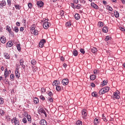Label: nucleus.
<instances>
[{
  "instance_id": "20",
  "label": "nucleus",
  "mask_w": 125,
  "mask_h": 125,
  "mask_svg": "<svg viewBox=\"0 0 125 125\" xmlns=\"http://www.w3.org/2000/svg\"><path fill=\"white\" fill-rule=\"evenodd\" d=\"M103 31L105 33L107 32L108 31V28L107 27H104L103 29Z\"/></svg>"
},
{
  "instance_id": "26",
  "label": "nucleus",
  "mask_w": 125,
  "mask_h": 125,
  "mask_svg": "<svg viewBox=\"0 0 125 125\" xmlns=\"http://www.w3.org/2000/svg\"><path fill=\"white\" fill-rule=\"evenodd\" d=\"M44 45V43L42 42H40L39 44V47H43Z\"/></svg>"
},
{
  "instance_id": "6",
  "label": "nucleus",
  "mask_w": 125,
  "mask_h": 125,
  "mask_svg": "<svg viewBox=\"0 0 125 125\" xmlns=\"http://www.w3.org/2000/svg\"><path fill=\"white\" fill-rule=\"evenodd\" d=\"M39 124L41 125H47V123L46 120L42 119L41 120Z\"/></svg>"
},
{
  "instance_id": "53",
  "label": "nucleus",
  "mask_w": 125,
  "mask_h": 125,
  "mask_svg": "<svg viewBox=\"0 0 125 125\" xmlns=\"http://www.w3.org/2000/svg\"><path fill=\"white\" fill-rule=\"evenodd\" d=\"M49 99L50 101L51 102H53V99L51 97H50L49 98Z\"/></svg>"
},
{
  "instance_id": "1",
  "label": "nucleus",
  "mask_w": 125,
  "mask_h": 125,
  "mask_svg": "<svg viewBox=\"0 0 125 125\" xmlns=\"http://www.w3.org/2000/svg\"><path fill=\"white\" fill-rule=\"evenodd\" d=\"M109 88L107 86L105 87L100 90L99 92V94H102L107 92L109 90Z\"/></svg>"
},
{
  "instance_id": "45",
  "label": "nucleus",
  "mask_w": 125,
  "mask_h": 125,
  "mask_svg": "<svg viewBox=\"0 0 125 125\" xmlns=\"http://www.w3.org/2000/svg\"><path fill=\"white\" fill-rule=\"evenodd\" d=\"M110 39V38L109 36H107L105 39V40L106 41Z\"/></svg>"
},
{
  "instance_id": "24",
  "label": "nucleus",
  "mask_w": 125,
  "mask_h": 125,
  "mask_svg": "<svg viewBox=\"0 0 125 125\" xmlns=\"http://www.w3.org/2000/svg\"><path fill=\"white\" fill-rule=\"evenodd\" d=\"M4 57L6 59H9L10 58V56L9 55H6V54H8V53H5L4 54Z\"/></svg>"
},
{
  "instance_id": "3",
  "label": "nucleus",
  "mask_w": 125,
  "mask_h": 125,
  "mask_svg": "<svg viewBox=\"0 0 125 125\" xmlns=\"http://www.w3.org/2000/svg\"><path fill=\"white\" fill-rule=\"evenodd\" d=\"M119 92L118 91H116L114 93V97L116 99H118L120 97L118 95Z\"/></svg>"
},
{
  "instance_id": "5",
  "label": "nucleus",
  "mask_w": 125,
  "mask_h": 125,
  "mask_svg": "<svg viewBox=\"0 0 125 125\" xmlns=\"http://www.w3.org/2000/svg\"><path fill=\"white\" fill-rule=\"evenodd\" d=\"M62 83L63 85H66L68 84V80L66 79H63L62 81Z\"/></svg>"
},
{
  "instance_id": "18",
  "label": "nucleus",
  "mask_w": 125,
  "mask_h": 125,
  "mask_svg": "<svg viewBox=\"0 0 125 125\" xmlns=\"http://www.w3.org/2000/svg\"><path fill=\"white\" fill-rule=\"evenodd\" d=\"M73 54L75 56H77L78 54V52L75 49H74L73 52Z\"/></svg>"
},
{
  "instance_id": "56",
  "label": "nucleus",
  "mask_w": 125,
  "mask_h": 125,
  "mask_svg": "<svg viewBox=\"0 0 125 125\" xmlns=\"http://www.w3.org/2000/svg\"><path fill=\"white\" fill-rule=\"evenodd\" d=\"M107 8L110 11H112V8L109 6H108V7Z\"/></svg>"
},
{
  "instance_id": "59",
  "label": "nucleus",
  "mask_w": 125,
  "mask_h": 125,
  "mask_svg": "<svg viewBox=\"0 0 125 125\" xmlns=\"http://www.w3.org/2000/svg\"><path fill=\"white\" fill-rule=\"evenodd\" d=\"M40 42H42L43 43H45V40L44 39H43Z\"/></svg>"
},
{
  "instance_id": "55",
  "label": "nucleus",
  "mask_w": 125,
  "mask_h": 125,
  "mask_svg": "<svg viewBox=\"0 0 125 125\" xmlns=\"http://www.w3.org/2000/svg\"><path fill=\"white\" fill-rule=\"evenodd\" d=\"M78 0H73V1L74 3L77 4L78 2Z\"/></svg>"
},
{
  "instance_id": "34",
  "label": "nucleus",
  "mask_w": 125,
  "mask_h": 125,
  "mask_svg": "<svg viewBox=\"0 0 125 125\" xmlns=\"http://www.w3.org/2000/svg\"><path fill=\"white\" fill-rule=\"evenodd\" d=\"M98 24L100 27H102L103 25V23L101 22H99L98 23Z\"/></svg>"
},
{
  "instance_id": "7",
  "label": "nucleus",
  "mask_w": 125,
  "mask_h": 125,
  "mask_svg": "<svg viewBox=\"0 0 125 125\" xmlns=\"http://www.w3.org/2000/svg\"><path fill=\"white\" fill-rule=\"evenodd\" d=\"M43 2L41 1H37V5L39 7H42L43 5Z\"/></svg>"
},
{
  "instance_id": "19",
  "label": "nucleus",
  "mask_w": 125,
  "mask_h": 125,
  "mask_svg": "<svg viewBox=\"0 0 125 125\" xmlns=\"http://www.w3.org/2000/svg\"><path fill=\"white\" fill-rule=\"evenodd\" d=\"M32 31L33 32L34 35H36L37 34V31L34 28H32Z\"/></svg>"
},
{
  "instance_id": "46",
  "label": "nucleus",
  "mask_w": 125,
  "mask_h": 125,
  "mask_svg": "<svg viewBox=\"0 0 125 125\" xmlns=\"http://www.w3.org/2000/svg\"><path fill=\"white\" fill-rule=\"evenodd\" d=\"M40 98L42 100H45V98L42 95H41L40 96Z\"/></svg>"
},
{
  "instance_id": "47",
  "label": "nucleus",
  "mask_w": 125,
  "mask_h": 125,
  "mask_svg": "<svg viewBox=\"0 0 125 125\" xmlns=\"http://www.w3.org/2000/svg\"><path fill=\"white\" fill-rule=\"evenodd\" d=\"M94 74H96L98 73V72L96 70H95L94 71Z\"/></svg>"
},
{
  "instance_id": "9",
  "label": "nucleus",
  "mask_w": 125,
  "mask_h": 125,
  "mask_svg": "<svg viewBox=\"0 0 125 125\" xmlns=\"http://www.w3.org/2000/svg\"><path fill=\"white\" fill-rule=\"evenodd\" d=\"M13 121L14 122V123L15 125H19V121L17 120L15 117H14L13 118Z\"/></svg>"
},
{
  "instance_id": "37",
  "label": "nucleus",
  "mask_w": 125,
  "mask_h": 125,
  "mask_svg": "<svg viewBox=\"0 0 125 125\" xmlns=\"http://www.w3.org/2000/svg\"><path fill=\"white\" fill-rule=\"evenodd\" d=\"M14 30L16 32H18L19 31V29L17 27H14Z\"/></svg>"
},
{
  "instance_id": "28",
  "label": "nucleus",
  "mask_w": 125,
  "mask_h": 125,
  "mask_svg": "<svg viewBox=\"0 0 125 125\" xmlns=\"http://www.w3.org/2000/svg\"><path fill=\"white\" fill-rule=\"evenodd\" d=\"M20 46V44H18L17 45V47L19 51H20L21 49V48Z\"/></svg>"
},
{
  "instance_id": "48",
  "label": "nucleus",
  "mask_w": 125,
  "mask_h": 125,
  "mask_svg": "<svg viewBox=\"0 0 125 125\" xmlns=\"http://www.w3.org/2000/svg\"><path fill=\"white\" fill-rule=\"evenodd\" d=\"M15 7L16 9H20V7L18 5H15Z\"/></svg>"
},
{
  "instance_id": "13",
  "label": "nucleus",
  "mask_w": 125,
  "mask_h": 125,
  "mask_svg": "<svg viewBox=\"0 0 125 125\" xmlns=\"http://www.w3.org/2000/svg\"><path fill=\"white\" fill-rule=\"evenodd\" d=\"M94 125H97L100 124L99 121H98V119L96 118H95L94 119Z\"/></svg>"
},
{
  "instance_id": "4",
  "label": "nucleus",
  "mask_w": 125,
  "mask_h": 125,
  "mask_svg": "<svg viewBox=\"0 0 125 125\" xmlns=\"http://www.w3.org/2000/svg\"><path fill=\"white\" fill-rule=\"evenodd\" d=\"M82 117L83 119L85 118V117L87 115V113L85 109H83V110L82 112Z\"/></svg>"
},
{
  "instance_id": "60",
  "label": "nucleus",
  "mask_w": 125,
  "mask_h": 125,
  "mask_svg": "<svg viewBox=\"0 0 125 125\" xmlns=\"http://www.w3.org/2000/svg\"><path fill=\"white\" fill-rule=\"evenodd\" d=\"M91 85L93 87H94L95 86V84L93 83H91Z\"/></svg>"
},
{
  "instance_id": "31",
  "label": "nucleus",
  "mask_w": 125,
  "mask_h": 125,
  "mask_svg": "<svg viewBox=\"0 0 125 125\" xmlns=\"http://www.w3.org/2000/svg\"><path fill=\"white\" fill-rule=\"evenodd\" d=\"M14 75L13 74H11L10 76V78L12 79V80H14Z\"/></svg>"
},
{
  "instance_id": "11",
  "label": "nucleus",
  "mask_w": 125,
  "mask_h": 125,
  "mask_svg": "<svg viewBox=\"0 0 125 125\" xmlns=\"http://www.w3.org/2000/svg\"><path fill=\"white\" fill-rule=\"evenodd\" d=\"M59 84V82H58H58L57 80H54L53 82L52 85L53 86H58Z\"/></svg>"
},
{
  "instance_id": "44",
  "label": "nucleus",
  "mask_w": 125,
  "mask_h": 125,
  "mask_svg": "<svg viewBox=\"0 0 125 125\" xmlns=\"http://www.w3.org/2000/svg\"><path fill=\"white\" fill-rule=\"evenodd\" d=\"M23 122L24 123H26L27 122V120L26 118H24L22 120Z\"/></svg>"
},
{
  "instance_id": "57",
  "label": "nucleus",
  "mask_w": 125,
  "mask_h": 125,
  "mask_svg": "<svg viewBox=\"0 0 125 125\" xmlns=\"http://www.w3.org/2000/svg\"><path fill=\"white\" fill-rule=\"evenodd\" d=\"M7 3L9 5H10L11 3L10 0H8Z\"/></svg>"
},
{
  "instance_id": "63",
  "label": "nucleus",
  "mask_w": 125,
  "mask_h": 125,
  "mask_svg": "<svg viewBox=\"0 0 125 125\" xmlns=\"http://www.w3.org/2000/svg\"><path fill=\"white\" fill-rule=\"evenodd\" d=\"M122 2L123 4H125V0H120Z\"/></svg>"
},
{
  "instance_id": "54",
  "label": "nucleus",
  "mask_w": 125,
  "mask_h": 125,
  "mask_svg": "<svg viewBox=\"0 0 125 125\" xmlns=\"http://www.w3.org/2000/svg\"><path fill=\"white\" fill-rule=\"evenodd\" d=\"M48 95L50 96V97H51L52 96V93L50 92L48 94Z\"/></svg>"
},
{
  "instance_id": "21",
  "label": "nucleus",
  "mask_w": 125,
  "mask_h": 125,
  "mask_svg": "<svg viewBox=\"0 0 125 125\" xmlns=\"http://www.w3.org/2000/svg\"><path fill=\"white\" fill-rule=\"evenodd\" d=\"M114 13L116 18H117L119 17V14L117 11L115 10L114 12Z\"/></svg>"
},
{
  "instance_id": "52",
  "label": "nucleus",
  "mask_w": 125,
  "mask_h": 125,
  "mask_svg": "<svg viewBox=\"0 0 125 125\" xmlns=\"http://www.w3.org/2000/svg\"><path fill=\"white\" fill-rule=\"evenodd\" d=\"M5 1H2V3H0V5H4L5 4Z\"/></svg>"
},
{
  "instance_id": "12",
  "label": "nucleus",
  "mask_w": 125,
  "mask_h": 125,
  "mask_svg": "<svg viewBox=\"0 0 125 125\" xmlns=\"http://www.w3.org/2000/svg\"><path fill=\"white\" fill-rule=\"evenodd\" d=\"M0 41L1 42L3 43H5L6 42L5 38L4 36H3L0 38Z\"/></svg>"
},
{
  "instance_id": "58",
  "label": "nucleus",
  "mask_w": 125,
  "mask_h": 125,
  "mask_svg": "<svg viewBox=\"0 0 125 125\" xmlns=\"http://www.w3.org/2000/svg\"><path fill=\"white\" fill-rule=\"evenodd\" d=\"M71 5H72V7L73 8H75V6L74 5V3H71Z\"/></svg>"
},
{
  "instance_id": "41",
  "label": "nucleus",
  "mask_w": 125,
  "mask_h": 125,
  "mask_svg": "<svg viewBox=\"0 0 125 125\" xmlns=\"http://www.w3.org/2000/svg\"><path fill=\"white\" fill-rule=\"evenodd\" d=\"M80 51L81 53L83 54H84L85 52L84 51V50L82 48L80 49Z\"/></svg>"
},
{
  "instance_id": "23",
  "label": "nucleus",
  "mask_w": 125,
  "mask_h": 125,
  "mask_svg": "<svg viewBox=\"0 0 125 125\" xmlns=\"http://www.w3.org/2000/svg\"><path fill=\"white\" fill-rule=\"evenodd\" d=\"M96 78V76L94 75H92L90 77V79L92 80H94Z\"/></svg>"
},
{
  "instance_id": "10",
  "label": "nucleus",
  "mask_w": 125,
  "mask_h": 125,
  "mask_svg": "<svg viewBox=\"0 0 125 125\" xmlns=\"http://www.w3.org/2000/svg\"><path fill=\"white\" fill-rule=\"evenodd\" d=\"M12 45V43L11 41H9L7 43L6 45V47H11Z\"/></svg>"
},
{
  "instance_id": "51",
  "label": "nucleus",
  "mask_w": 125,
  "mask_h": 125,
  "mask_svg": "<svg viewBox=\"0 0 125 125\" xmlns=\"http://www.w3.org/2000/svg\"><path fill=\"white\" fill-rule=\"evenodd\" d=\"M119 28L122 31H125L124 28L122 27H120Z\"/></svg>"
},
{
  "instance_id": "14",
  "label": "nucleus",
  "mask_w": 125,
  "mask_h": 125,
  "mask_svg": "<svg viewBox=\"0 0 125 125\" xmlns=\"http://www.w3.org/2000/svg\"><path fill=\"white\" fill-rule=\"evenodd\" d=\"M39 112L41 113H43L45 115V116H46L47 115V114L46 113L45 111V110L43 109L42 108H41L39 109Z\"/></svg>"
},
{
  "instance_id": "50",
  "label": "nucleus",
  "mask_w": 125,
  "mask_h": 125,
  "mask_svg": "<svg viewBox=\"0 0 125 125\" xmlns=\"http://www.w3.org/2000/svg\"><path fill=\"white\" fill-rule=\"evenodd\" d=\"M41 91L42 93H44L45 91V89L44 88H42L41 89Z\"/></svg>"
},
{
  "instance_id": "22",
  "label": "nucleus",
  "mask_w": 125,
  "mask_h": 125,
  "mask_svg": "<svg viewBox=\"0 0 125 125\" xmlns=\"http://www.w3.org/2000/svg\"><path fill=\"white\" fill-rule=\"evenodd\" d=\"M35 104H37L39 102V100L38 98L35 97L33 100Z\"/></svg>"
},
{
  "instance_id": "62",
  "label": "nucleus",
  "mask_w": 125,
  "mask_h": 125,
  "mask_svg": "<svg viewBox=\"0 0 125 125\" xmlns=\"http://www.w3.org/2000/svg\"><path fill=\"white\" fill-rule=\"evenodd\" d=\"M103 3L105 5H106L107 3L106 2L105 0L103 1Z\"/></svg>"
},
{
  "instance_id": "38",
  "label": "nucleus",
  "mask_w": 125,
  "mask_h": 125,
  "mask_svg": "<svg viewBox=\"0 0 125 125\" xmlns=\"http://www.w3.org/2000/svg\"><path fill=\"white\" fill-rule=\"evenodd\" d=\"M81 5L80 4H78L77 5L76 7H75V8L77 9H79L81 7Z\"/></svg>"
},
{
  "instance_id": "64",
  "label": "nucleus",
  "mask_w": 125,
  "mask_h": 125,
  "mask_svg": "<svg viewBox=\"0 0 125 125\" xmlns=\"http://www.w3.org/2000/svg\"><path fill=\"white\" fill-rule=\"evenodd\" d=\"M63 66L64 68H65L66 67L67 65L66 63H64L63 65Z\"/></svg>"
},
{
  "instance_id": "8",
  "label": "nucleus",
  "mask_w": 125,
  "mask_h": 125,
  "mask_svg": "<svg viewBox=\"0 0 125 125\" xmlns=\"http://www.w3.org/2000/svg\"><path fill=\"white\" fill-rule=\"evenodd\" d=\"M18 68H16L15 71V75L16 77L18 79L20 77V74L19 73L18 71Z\"/></svg>"
},
{
  "instance_id": "42",
  "label": "nucleus",
  "mask_w": 125,
  "mask_h": 125,
  "mask_svg": "<svg viewBox=\"0 0 125 125\" xmlns=\"http://www.w3.org/2000/svg\"><path fill=\"white\" fill-rule=\"evenodd\" d=\"M28 6L29 8H31L32 7V4L30 3H29L28 4Z\"/></svg>"
},
{
  "instance_id": "49",
  "label": "nucleus",
  "mask_w": 125,
  "mask_h": 125,
  "mask_svg": "<svg viewBox=\"0 0 125 125\" xmlns=\"http://www.w3.org/2000/svg\"><path fill=\"white\" fill-rule=\"evenodd\" d=\"M6 30H7L8 31H9L10 30H11V29L10 26H8V25H7L6 26Z\"/></svg>"
},
{
  "instance_id": "32",
  "label": "nucleus",
  "mask_w": 125,
  "mask_h": 125,
  "mask_svg": "<svg viewBox=\"0 0 125 125\" xmlns=\"http://www.w3.org/2000/svg\"><path fill=\"white\" fill-rule=\"evenodd\" d=\"M27 117L28 120L29 121H30L31 122V116L30 115H27Z\"/></svg>"
},
{
  "instance_id": "16",
  "label": "nucleus",
  "mask_w": 125,
  "mask_h": 125,
  "mask_svg": "<svg viewBox=\"0 0 125 125\" xmlns=\"http://www.w3.org/2000/svg\"><path fill=\"white\" fill-rule=\"evenodd\" d=\"M91 52L93 53H95L97 51V49L95 47H92L91 48Z\"/></svg>"
},
{
  "instance_id": "39",
  "label": "nucleus",
  "mask_w": 125,
  "mask_h": 125,
  "mask_svg": "<svg viewBox=\"0 0 125 125\" xmlns=\"http://www.w3.org/2000/svg\"><path fill=\"white\" fill-rule=\"evenodd\" d=\"M56 89L57 91H59L61 89V88L60 87V86L58 85L57 86H56Z\"/></svg>"
},
{
  "instance_id": "35",
  "label": "nucleus",
  "mask_w": 125,
  "mask_h": 125,
  "mask_svg": "<svg viewBox=\"0 0 125 125\" xmlns=\"http://www.w3.org/2000/svg\"><path fill=\"white\" fill-rule=\"evenodd\" d=\"M24 61L22 59H21L20 60V64L21 65H23Z\"/></svg>"
},
{
  "instance_id": "2",
  "label": "nucleus",
  "mask_w": 125,
  "mask_h": 125,
  "mask_svg": "<svg viewBox=\"0 0 125 125\" xmlns=\"http://www.w3.org/2000/svg\"><path fill=\"white\" fill-rule=\"evenodd\" d=\"M45 21L43 23V26L44 29H46L49 27V22H47V20L46 19L44 21Z\"/></svg>"
},
{
  "instance_id": "40",
  "label": "nucleus",
  "mask_w": 125,
  "mask_h": 125,
  "mask_svg": "<svg viewBox=\"0 0 125 125\" xmlns=\"http://www.w3.org/2000/svg\"><path fill=\"white\" fill-rule=\"evenodd\" d=\"M60 15H61V16H63L64 14V11L63 10H61L60 11Z\"/></svg>"
},
{
  "instance_id": "15",
  "label": "nucleus",
  "mask_w": 125,
  "mask_h": 125,
  "mask_svg": "<svg viewBox=\"0 0 125 125\" xmlns=\"http://www.w3.org/2000/svg\"><path fill=\"white\" fill-rule=\"evenodd\" d=\"M91 5L92 7H93L94 8L96 9H98V6L96 4H95L94 3H91Z\"/></svg>"
},
{
  "instance_id": "27",
  "label": "nucleus",
  "mask_w": 125,
  "mask_h": 125,
  "mask_svg": "<svg viewBox=\"0 0 125 125\" xmlns=\"http://www.w3.org/2000/svg\"><path fill=\"white\" fill-rule=\"evenodd\" d=\"M76 123L77 125H82V121L80 120L77 121L76 122Z\"/></svg>"
},
{
  "instance_id": "17",
  "label": "nucleus",
  "mask_w": 125,
  "mask_h": 125,
  "mask_svg": "<svg viewBox=\"0 0 125 125\" xmlns=\"http://www.w3.org/2000/svg\"><path fill=\"white\" fill-rule=\"evenodd\" d=\"M75 19L76 20H78L80 18V16L79 14L76 13L74 15Z\"/></svg>"
},
{
  "instance_id": "43",
  "label": "nucleus",
  "mask_w": 125,
  "mask_h": 125,
  "mask_svg": "<svg viewBox=\"0 0 125 125\" xmlns=\"http://www.w3.org/2000/svg\"><path fill=\"white\" fill-rule=\"evenodd\" d=\"M4 102V101L3 98H0V104H2Z\"/></svg>"
},
{
  "instance_id": "61",
  "label": "nucleus",
  "mask_w": 125,
  "mask_h": 125,
  "mask_svg": "<svg viewBox=\"0 0 125 125\" xmlns=\"http://www.w3.org/2000/svg\"><path fill=\"white\" fill-rule=\"evenodd\" d=\"M24 30V29L23 28V27H21L20 28V31H23Z\"/></svg>"
},
{
  "instance_id": "30",
  "label": "nucleus",
  "mask_w": 125,
  "mask_h": 125,
  "mask_svg": "<svg viewBox=\"0 0 125 125\" xmlns=\"http://www.w3.org/2000/svg\"><path fill=\"white\" fill-rule=\"evenodd\" d=\"M36 62L34 60H32L31 61V64L34 65L36 64Z\"/></svg>"
},
{
  "instance_id": "36",
  "label": "nucleus",
  "mask_w": 125,
  "mask_h": 125,
  "mask_svg": "<svg viewBox=\"0 0 125 125\" xmlns=\"http://www.w3.org/2000/svg\"><path fill=\"white\" fill-rule=\"evenodd\" d=\"M102 118L104 121H105L106 120V121H107V120H106L105 117L104 116V114H103L102 115Z\"/></svg>"
},
{
  "instance_id": "29",
  "label": "nucleus",
  "mask_w": 125,
  "mask_h": 125,
  "mask_svg": "<svg viewBox=\"0 0 125 125\" xmlns=\"http://www.w3.org/2000/svg\"><path fill=\"white\" fill-rule=\"evenodd\" d=\"M107 83L105 80H104L102 83L101 85L102 86H103L104 85H105Z\"/></svg>"
},
{
  "instance_id": "33",
  "label": "nucleus",
  "mask_w": 125,
  "mask_h": 125,
  "mask_svg": "<svg viewBox=\"0 0 125 125\" xmlns=\"http://www.w3.org/2000/svg\"><path fill=\"white\" fill-rule=\"evenodd\" d=\"M71 23L70 22H68L66 23V25L67 26H70L71 25Z\"/></svg>"
},
{
  "instance_id": "25",
  "label": "nucleus",
  "mask_w": 125,
  "mask_h": 125,
  "mask_svg": "<svg viewBox=\"0 0 125 125\" xmlns=\"http://www.w3.org/2000/svg\"><path fill=\"white\" fill-rule=\"evenodd\" d=\"M92 95L93 96L96 97L97 96V93L95 92H94L92 94Z\"/></svg>"
}]
</instances>
